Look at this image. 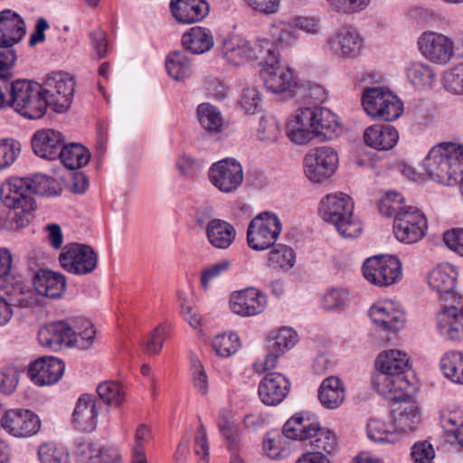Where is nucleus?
<instances>
[{"label":"nucleus","mask_w":463,"mask_h":463,"mask_svg":"<svg viewBox=\"0 0 463 463\" xmlns=\"http://www.w3.org/2000/svg\"><path fill=\"white\" fill-rule=\"evenodd\" d=\"M361 103L367 116H402L404 110L402 99L383 87L364 89Z\"/></svg>","instance_id":"obj_10"},{"label":"nucleus","mask_w":463,"mask_h":463,"mask_svg":"<svg viewBox=\"0 0 463 463\" xmlns=\"http://www.w3.org/2000/svg\"><path fill=\"white\" fill-rule=\"evenodd\" d=\"M0 424L9 435L17 439L36 435L42 426L39 416L27 409L5 411L0 419Z\"/></svg>","instance_id":"obj_14"},{"label":"nucleus","mask_w":463,"mask_h":463,"mask_svg":"<svg viewBox=\"0 0 463 463\" xmlns=\"http://www.w3.org/2000/svg\"><path fill=\"white\" fill-rule=\"evenodd\" d=\"M232 313L242 317H253L262 313L267 306L266 295L256 288H248L234 291L229 300Z\"/></svg>","instance_id":"obj_18"},{"label":"nucleus","mask_w":463,"mask_h":463,"mask_svg":"<svg viewBox=\"0 0 463 463\" xmlns=\"http://www.w3.org/2000/svg\"><path fill=\"white\" fill-rule=\"evenodd\" d=\"M280 136V128L276 118H261L257 129L258 139L264 143H272Z\"/></svg>","instance_id":"obj_57"},{"label":"nucleus","mask_w":463,"mask_h":463,"mask_svg":"<svg viewBox=\"0 0 463 463\" xmlns=\"http://www.w3.org/2000/svg\"><path fill=\"white\" fill-rule=\"evenodd\" d=\"M298 342V334L291 327H281L270 333L267 341V354L263 363H255L254 371L263 373L274 369L280 355L291 349Z\"/></svg>","instance_id":"obj_16"},{"label":"nucleus","mask_w":463,"mask_h":463,"mask_svg":"<svg viewBox=\"0 0 463 463\" xmlns=\"http://www.w3.org/2000/svg\"><path fill=\"white\" fill-rule=\"evenodd\" d=\"M422 164L433 181L449 186L457 185L463 179V146L441 143L430 149Z\"/></svg>","instance_id":"obj_2"},{"label":"nucleus","mask_w":463,"mask_h":463,"mask_svg":"<svg viewBox=\"0 0 463 463\" xmlns=\"http://www.w3.org/2000/svg\"><path fill=\"white\" fill-rule=\"evenodd\" d=\"M271 35L277 45L281 48H287L295 43L298 35L293 23L277 21L271 29Z\"/></svg>","instance_id":"obj_50"},{"label":"nucleus","mask_w":463,"mask_h":463,"mask_svg":"<svg viewBox=\"0 0 463 463\" xmlns=\"http://www.w3.org/2000/svg\"><path fill=\"white\" fill-rule=\"evenodd\" d=\"M184 47L194 54H202L213 47V36L207 28L195 26L182 37Z\"/></svg>","instance_id":"obj_39"},{"label":"nucleus","mask_w":463,"mask_h":463,"mask_svg":"<svg viewBox=\"0 0 463 463\" xmlns=\"http://www.w3.org/2000/svg\"><path fill=\"white\" fill-rule=\"evenodd\" d=\"M439 334L449 341L463 339V298L453 295L452 301L444 303L436 317Z\"/></svg>","instance_id":"obj_11"},{"label":"nucleus","mask_w":463,"mask_h":463,"mask_svg":"<svg viewBox=\"0 0 463 463\" xmlns=\"http://www.w3.org/2000/svg\"><path fill=\"white\" fill-rule=\"evenodd\" d=\"M170 8L175 20L182 24L200 22L209 11L204 0H171Z\"/></svg>","instance_id":"obj_32"},{"label":"nucleus","mask_w":463,"mask_h":463,"mask_svg":"<svg viewBox=\"0 0 463 463\" xmlns=\"http://www.w3.org/2000/svg\"><path fill=\"white\" fill-rule=\"evenodd\" d=\"M290 383L279 373H267L260 382L258 394L260 401L268 406L279 404L288 394Z\"/></svg>","instance_id":"obj_22"},{"label":"nucleus","mask_w":463,"mask_h":463,"mask_svg":"<svg viewBox=\"0 0 463 463\" xmlns=\"http://www.w3.org/2000/svg\"><path fill=\"white\" fill-rule=\"evenodd\" d=\"M100 399L111 406H119L125 400V392L122 386L113 381H106L97 387Z\"/></svg>","instance_id":"obj_54"},{"label":"nucleus","mask_w":463,"mask_h":463,"mask_svg":"<svg viewBox=\"0 0 463 463\" xmlns=\"http://www.w3.org/2000/svg\"><path fill=\"white\" fill-rule=\"evenodd\" d=\"M25 33V24L17 13L10 9L0 12V47L13 49Z\"/></svg>","instance_id":"obj_27"},{"label":"nucleus","mask_w":463,"mask_h":463,"mask_svg":"<svg viewBox=\"0 0 463 463\" xmlns=\"http://www.w3.org/2000/svg\"><path fill=\"white\" fill-rule=\"evenodd\" d=\"M21 371L16 366H5L0 370V392L12 394L17 388Z\"/></svg>","instance_id":"obj_58"},{"label":"nucleus","mask_w":463,"mask_h":463,"mask_svg":"<svg viewBox=\"0 0 463 463\" xmlns=\"http://www.w3.org/2000/svg\"><path fill=\"white\" fill-rule=\"evenodd\" d=\"M427 219L422 212L414 206L400 212L393 220V233L396 239L411 244L419 241L426 234Z\"/></svg>","instance_id":"obj_12"},{"label":"nucleus","mask_w":463,"mask_h":463,"mask_svg":"<svg viewBox=\"0 0 463 463\" xmlns=\"http://www.w3.org/2000/svg\"><path fill=\"white\" fill-rule=\"evenodd\" d=\"M61 267L68 272L76 275L91 273L98 265V255L86 244H67L59 257Z\"/></svg>","instance_id":"obj_13"},{"label":"nucleus","mask_w":463,"mask_h":463,"mask_svg":"<svg viewBox=\"0 0 463 463\" xmlns=\"http://www.w3.org/2000/svg\"><path fill=\"white\" fill-rule=\"evenodd\" d=\"M42 87L43 98L36 103L44 108L45 113H66L71 104L74 93V81L69 74L58 71L48 75Z\"/></svg>","instance_id":"obj_5"},{"label":"nucleus","mask_w":463,"mask_h":463,"mask_svg":"<svg viewBox=\"0 0 463 463\" xmlns=\"http://www.w3.org/2000/svg\"><path fill=\"white\" fill-rule=\"evenodd\" d=\"M239 347L240 338L237 334L232 332L219 334L213 339V348L221 357L232 355Z\"/></svg>","instance_id":"obj_51"},{"label":"nucleus","mask_w":463,"mask_h":463,"mask_svg":"<svg viewBox=\"0 0 463 463\" xmlns=\"http://www.w3.org/2000/svg\"><path fill=\"white\" fill-rule=\"evenodd\" d=\"M373 383L380 395L396 402L408 399L412 389L407 376L399 373H374Z\"/></svg>","instance_id":"obj_21"},{"label":"nucleus","mask_w":463,"mask_h":463,"mask_svg":"<svg viewBox=\"0 0 463 463\" xmlns=\"http://www.w3.org/2000/svg\"><path fill=\"white\" fill-rule=\"evenodd\" d=\"M318 401L326 410L339 408L345 398V384L340 378L329 376L324 379L318 388Z\"/></svg>","instance_id":"obj_36"},{"label":"nucleus","mask_w":463,"mask_h":463,"mask_svg":"<svg viewBox=\"0 0 463 463\" xmlns=\"http://www.w3.org/2000/svg\"><path fill=\"white\" fill-rule=\"evenodd\" d=\"M71 336L69 346H75L80 350L89 349L95 342L96 329L94 325L88 319L80 318L71 326Z\"/></svg>","instance_id":"obj_43"},{"label":"nucleus","mask_w":463,"mask_h":463,"mask_svg":"<svg viewBox=\"0 0 463 463\" xmlns=\"http://www.w3.org/2000/svg\"><path fill=\"white\" fill-rule=\"evenodd\" d=\"M364 279L378 287H388L402 280V266L394 256H373L363 264Z\"/></svg>","instance_id":"obj_9"},{"label":"nucleus","mask_w":463,"mask_h":463,"mask_svg":"<svg viewBox=\"0 0 463 463\" xmlns=\"http://www.w3.org/2000/svg\"><path fill=\"white\" fill-rule=\"evenodd\" d=\"M64 143L63 135L52 128L36 131L32 137V147L36 156L47 160L59 157Z\"/></svg>","instance_id":"obj_25"},{"label":"nucleus","mask_w":463,"mask_h":463,"mask_svg":"<svg viewBox=\"0 0 463 463\" xmlns=\"http://www.w3.org/2000/svg\"><path fill=\"white\" fill-rule=\"evenodd\" d=\"M168 333L166 324H160L149 335L146 342L145 351L148 354H157L163 348L164 341Z\"/></svg>","instance_id":"obj_62"},{"label":"nucleus","mask_w":463,"mask_h":463,"mask_svg":"<svg viewBox=\"0 0 463 463\" xmlns=\"http://www.w3.org/2000/svg\"><path fill=\"white\" fill-rule=\"evenodd\" d=\"M348 301V292L344 288H331L325 293L322 305L326 310H340Z\"/></svg>","instance_id":"obj_61"},{"label":"nucleus","mask_w":463,"mask_h":463,"mask_svg":"<svg viewBox=\"0 0 463 463\" xmlns=\"http://www.w3.org/2000/svg\"><path fill=\"white\" fill-rule=\"evenodd\" d=\"M398 140V131L390 125H373L367 128L364 133V143L377 150L392 149Z\"/></svg>","instance_id":"obj_37"},{"label":"nucleus","mask_w":463,"mask_h":463,"mask_svg":"<svg viewBox=\"0 0 463 463\" xmlns=\"http://www.w3.org/2000/svg\"><path fill=\"white\" fill-rule=\"evenodd\" d=\"M458 272L456 269L449 264L442 263L435 267L428 276V284L432 291L436 292L444 303L452 301L455 291Z\"/></svg>","instance_id":"obj_23"},{"label":"nucleus","mask_w":463,"mask_h":463,"mask_svg":"<svg viewBox=\"0 0 463 463\" xmlns=\"http://www.w3.org/2000/svg\"><path fill=\"white\" fill-rule=\"evenodd\" d=\"M59 158L66 168L75 170L90 162V153L80 143H70L62 146Z\"/></svg>","instance_id":"obj_42"},{"label":"nucleus","mask_w":463,"mask_h":463,"mask_svg":"<svg viewBox=\"0 0 463 463\" xmlns=\"http://www.w3.org/2000/svg\"><path fill=\"white\" fill-rule=\"evenodd\" d=\"M281 232L279 217L272 212H262L249 223L246 241L253 250L263 251L275 245Z\"/></svg>","instance_id":"obj_6"},{"label":"nucleus","mask_w":463,"mask_h":463,"mask_svg":"<svg viewBox=\"0 0 463 463\" xmlns=\"http://www.w3.org/2000/svg\"><path fill=\"white\" fill-rule=\"evenodd\" d=\"M53 178L35 174L30 177H11L0 185V200L11 213L9 228L14 231L30 223L36 209L33 194L51 195L55 192Z\"/></svg>","instance_id":"obj_1"},{"label":"nucleus","mask_w":463,"mask_h":463,"mask_svg":"<svg viewBox=\"0 0 463 463\" xmlns=\"http://www.w3.org/2000/svg\"><path fill=\"white\" fill-rule=\"evenodd\" d=\"M37 458L40 463H71L69 449L54 440L42 442L37 448Z\"/></svg>","instance_id":"obj_45"},{"label":"nucleus","mask_w":463,"mask_h":463,"mask_svg":"<svg viewBox=\"0 0 463 463\" xmlns=\"http://www.w3.org/2000/svg\"><path fill=\"white\" fill-rule=\"evenodd\" d=\"M289 439L284 429L282 433L276 431L269 432L263 440V450L265 454L272 459H279L285 458L289 453Z\"/></svg>","instance_id":"obj_48"},{"label":"nucleus","mask_w":463,"mask_h":463,"mask_svg":"<svg viewBox=\"0 0 463 463\" xmlns=\"http://www.w3.org/2000/svg\"><path fill=\"white\" fill-rule=\"evenodd\" d=\"M353 199L342 192L324 196L318 205V215L327 223L333 224L338 233L345 239H355L362 234L364 225L354 213Z\"/></svg>","instance_id":"obj_3"},{"label":"nucleus","mask_w":463,"mask_h":463,"mask_svg":"<svg viewBox=\"0 0 463 463\" xmlns=\"http://www.w3.org/2000/svg\"><path fill=\"white\" fill-rule=\"evenodd\" d=\"M284 433L292 440L311 441L320 428L317 419L309 412L294 414L284 424Z\"/></svg>","instance_id":"obj_26"},{"label":"nucleus","mask_w":463,"mask_h":463,"mask_svg":"<svg viewBox=\"0 0 463 463\" xmlns=\"http://www.w3.org/2000/svg\"><path fill=\"white\" fill-rule=\"evenodd\" d=\"M64 370L65 365L61 360L52 356L42 357L31 364L28 374L35 384L44 386L56 383Z\"/></svg>","instance_id":"obj_24"},{"label":"nucleus","mask_w":463,"mask_h":463,"mask_svg":"<svg viewBox=\"0 0 463 463\" xmlns=\"http://www.w3.org/2000/svg\"><path fill=\"white\" fill-rule=\"evenodd\" d=\"M375 373L405 375L410 367L408 354L398 349H390L379 354L376 360Z\"/></svg>","instance_id":"obj_38"},{"label":"nucleus","mask_w":463,"mask_h":463,"mask_svg":"<svg viewBox=\"0 0 463 463\" xmlns=\"http://www.w3.org/2000/svg\"><path fill=\"white\" fill-rule=\"evenodd\" d=\"M369 317L376 326L384 331H398L405 323L402 306L392 300H383L373 304L369 309Z\"/></svg>","instance_id":"obj_20"},{"label":"nucleus","mask_w":463,"mask_h":463,"mask_svg":"<svg viewBox=\"0 0 463 463\" xmlns=\"http://www.w3.org/2000/svg\"><path fill=\"white\" fill-rule=\"evenodd\" d=\"M33 287L36 292L45 298H61L66 288L65 277L49 269H41L35 273Z\"/></svg>","instance_id":"obj_33"},{"label":"nucleus","mask_w":463,"mask_h":463,"mask_svg":"<svg viewBox=\"0 0 463 463\" xmlns=\"http://www.w3.org/2000/svg\"><path fill=\"white\" fill-rule=\"evenodd\" d=\"M296 264L294 250L286 244H277L269 252L267 266L278 272H288Z\"/></svg>","instance_id":"obj_41"},{"label":"nucleus","mask_w":463,"mask_h":463,"mask_svg":"<svg viewBox=\"0 0 463 463\" xmlns=\"http://www.w3.org/2000/svg\"><path fill=\"white\" fill-rule=\"evenodd\" d=\"M205 235L208 242L213 248L226 250L234 242L237 232L229 222L213 218L205 225Z\"/></svg>","instance_id":"obj_30"},{"label":"nucleus","mask_w":463,"mask_h":463,"mask_svg":"<svg viewBox=\"0 0 463 463\" xmlns=\"http://www.w3.org/2000/svg\"><path fill=\"white\" fill-rule=\"evenodd\" d=\"M11 99L5 100V95L0 90V108L10 106L21 116H33V113H39L40 116L45 115L44 108L39 107L36 101L43 98L41 84L26 80H18L12 82L10 88Z\"/></svg>","instance_id":"obj_7"},{"label":"nucleus","mask_w":463,"mask_h":463,"mask_svg":"<svg viewBox=\"0 0 463 463\" xmlns=\"http://www.w3.org/2000/svg\"><path fill=\"white\" fill-rule=\"evenodd\" d=\"M411 457L413 463H431L435 451L430 442H417L411 447Z\"/></svg>","instance_id":"obj_64"},{"label":"nucleus","mask_w":463,"mask_h":463,"mask_svg":"<svg viewBox=\"0 0 463 463\" xmlns=\"http://www.w3.org/2000/svg\"><path fill=\"white\" fill-rule=\"evenodd\" d=\"M178 298L181 305L180 314L184 319L194 329H198L201 326L202 318L198 310L189 303L186 296L179 292Z\"/></svg>","instance_id":"obj_63"},{"label":"nucleus","mask_w":463,"mask_h":463,"mask_svg":"<svg viewBox=\"0 0 463 463\" xmlns=\"http://www.w3.org/2000/svg\"><path fill=\"white\" fill-rule=\"evenodd\" d=\"M71 326L63 321L46 325L38 332V340L42 346L58 350L62 345L69 346Z\"/></svg>","instance_id":"obj_35"},{"label":"nucleus","mask_w":463,"mask_h":463,"mask_svg":"<svg viewBox=\"0 0 463 463\" xmlns=\"http://www.w3.org/2000/svg\"><path fill=\"white\" fill-rule=\"evenodd\" d=\"M366 431L368 438L374 443L394 444L401 439L393 423L380 419L369 420Z\"/></svg>","instance_id":"obj_40"},{"label":"nucleus","mask_w":463,"mask_h":463,"mask_svg":"<svg viewBox=\"0 0 463 463\" xmlns=\"http://www.w3.org/2000/svg\"><path fill=\"white\" fill-rule=\"evenodd\" d=\"M199 122L205 133L213 137L228 135L234 129L229 118H199Z\"/></svg>","instance_id":"obj_53"},{"label":"nucleus","mask_w":463,"mask_h":463,"mask_svg":"<svg viewBox=\"0 0 463 463\" xmlns=\"http://www.w3.org/2000/svg\"><path fill=\"white\" fill-rule=\"evenodd\" d=\"M393 424L399 433L412 431L420 420V413L417 403L410 397L399 401L392 409Z\"/></svg>","instance_id":"obj_34"},{"label":"nucleus","mask_w":463,"mask_h":463,"mask_svg":"<svg viewBox=\"0 0 463 463\" xmlns=\"http://www.w3.org/2000/svg\"><path fill=\"white\" fill-rule=\"evenodd\" d=\"M232 267V261L229 260H222L202 271L201 285L208 290L211 288V283L221 277L222 274L228 272Z\"/></svg>","instance_id":"obj_59"},{"label":"nucleus","mask_w":463,"mask_h":463,"mask_svg":"<svg viewBox=\"0 0 463 463\" xmlns=\"http://www.w3.org/2000/svg\"><path fill=\"white\" fill-rule=\"evenodd\" d=\"M327 43L335 54L344 57H354L362 49L360 35L348 27L339 29L328 39Z\"/></svg>","instance_id":"obj_31"},{"label":"nucleus","mask_w":463,"mask_h":463,"mask_svg":"<svg viewBox=\"0 0 463 463\" xmlns=\"http://www.w3.org/2000/svg\"><path fill=\"white\" fill-rule=\"evenodd\" d=\"M309 445L314 449L313 452L331 454L336 448L335 434L330 430L320 427Z\"/></svg>","instance_id":"obj_56"},{"label":"nucleus","mask_w":463,"mask_h":463,"mask_svg":"<svg viewBox=\"0 0 463 463\" xmlns=\"http://www.w3.org/2000/svg\"><path fill=\"white\" fill-rule=\"evenodd\" d=\"M165 70L169 77L175 80H184L192 75L193 65L184 52L176 51L167 55Z\"/></svg>","instance_id":"obj_46"},{"label":"nucleus","mask_w":463,"mask_h":463,"mask_svg":"<svg viewBox=\"0 0 463 463\" xmlns=\"http://www.w3.org/2000/svg\"><path fill=\"white\" fill-rule=\"evenodd\" d=\"M310 100L300 105L295 116H328L331 110L321 104L326 99L327 93L321 86H314L309 90Z\"/></svg>","instance_id":"obj_47"},{"label":"nucleus","mask_w":463,"mask_h":463,"mask_svg":"<svg viewBox=\"0 0 463 463\" xmlns=\"http://www.w3.org/2000/svg\"><path fill=\"white\" fill-rule=\"evenodd\" d=\"M221 53L225 61L232 66H241L252 58L251 45L240 35H232L222 42Z\"/></svg>","instance_id":"obj_29"},{"label":"nucleus","mask_w":463,"mask_h":463,"mask_svg":"<svg viewBox=\"0 0 463 463\" xmlns=\"http://www.w3.org/2000/svg\"><path fill=\"white\" fill-rule=\"evenodd\" d=\"M262 77L266 87L274 93L293 96L298 82L289 68L279 64V56L271 55L264 66Z\"/></svg>","instance_id":"obj_17"},{"label":"nucleus","mask_w":463,"mask_h":463,"mask_svg":"<svg viewBox=\"0 0 463 463\" xmlns=\"http://www.w3.org/2000/svg\"><path fill=\"white\" fill-rule=\"evenodd\" d=\"M21 143L14 138L0 139V171L10 167L21 153Z\"/></svg>","instance_id":"obj_55"},{"label":"nucleus","mask_w":463,"mask_h":463,"mask_svg":"<svg viewBox=\"0 0 463 463\" xmlns=\"http://www.w3.org/2000/svg\"><path fill=\"white\" fill-rule=\"evenodd\" d=\"M403 203L404 198L401 194L390 191L381 197L379 202V211L383 215L393 217L395 220L396 215L400 212L408 209V206L403 205Z\"/></svg>","instance_id":"obj_52"},{"label":"nucleus","mask_w":463,"mask_h":463,"mask_svg":"<svg viewBox=\"0 0 463 463\" xmlns=\"http://www.w3.org/2000/svg\"><path fill=\"white\" fill-rule=\"evenodd\" d=\"M304 174L314 184L330 178L338 167V154L331 146H323L309 150L303 159Z\"/></svg>","instance_id":"obj_8"},{"label":"nucleus","mask_w":463,"mask_h":463,"mask_svg":"<svg viewBox=\"0 0 463 463\" xmlns=\"http://www.w3.org/2000/svg\"><path fill=\"white\" fill-rule=\"evenodd\" d=\"M440 370L450 382L463 384V352L450 350L440 358Z\"/></svg>","instance_id":"obj_44"},{"label":"nucleus","mask_w":463,"mask_h":463,"mask_svg":"<svg viewBox=\"0 0 463 463\" xmlns=\"http://www.w3.org/2000/svg\"><path fill=\"white\" fill-rule=\"evenodd\" d=\"M97 399L90 394H82L76 402L72 414V423L75 428L92 431L98 423Z\"/></svg>","instance_id":"obj_28"},{"label":"nucleus","mask_w":463,"mask_h":463,"mask_svg":"<svg viewBox=\"0 0 463 463\" xmlns=\"http://www.w3.org/2000/svg\"><path fill=\"white\" fill-rule=\"evenodd\" d=\"M444 87L455 94H463V63H458L445 72Z\"/></svg>","instance_id":"obj_60"},{"label":"nucleus","mask_w":463,"mask_h":463,"mask_svg":"<svg viewBox=\"0 0 463 463\" xmlns=\"http://www.w3.org/2000/svg\"><path fill=\"white\" fill-rule=\"evenodd\" d=\"M418 44L421 54L434 63H447L454 56L453 41L441 33H424Z\"/></svg>","instance_id":"obj_19"},{"label":"nucleus","mask_w":463,"mask_h":463,"mask_svg":"<svg viewBox=\"0 0 463 463\" xmlns=\"http://www.w3.org/2000/svg\"><path fill=\"white\" fill-rule=\"evenodd\" d=\"M407 77L415 88L425 90L432 86L436 74L430 66L414 62L408 68Z\"/></svg>","instance_id":"obj_49"},{"label":"nucleus","mask_w":463,"mask_h":463,"mask_svg":"<svg viewBox=\"0 0 463 463\" xmlns=\"http://www.w3.org/2000/svg\"><path fill=\"white\" fill-rule=\"evenodd\" d=\"M343 129V124L335 118H288L285 133L294 145L305 146L317 137H337Z\"/></svg>","instance_id":"obj_4"},{"label":"nucleus","mask_w":463,"mask_h":463,"mask_svg":"<svg viewBox=\"0 0 463 463\" xmlns=\"http://www.w3.org/2000/svg\"><path fill=\"white\" fill-rule=\"evenodd\" d=\"M208 176L217 190L223 194H231L241 185L243 170L236 159L225 158L212 165Z\"/></svg>","instance_id":"obj_15"}]
</instances>
